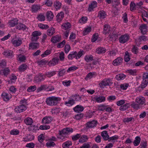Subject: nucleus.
I'll return each instance as SVG.
<instances>
[{
	"instance_id": "f257e3e1",
	"label": "nucleus",
	"mask_w": 148,
	"mask_h": 148,
	"mask_svg": "<svg viewBox=\"0 0 148 148\" xmlns=\"http://www.w3.org/2000/svg\"><path fill=\"white\" fill-rule=\"evenodd\" d=\"M59 131V138L62 140H63L64 139L65 137L64 135L69 134L73 132V130L72 128L67 127L63 129L61 131L60 130Z\"/></svg>"
},
{
	"instance_id": "f03ea898",
	"label": "nucleus",
	"mask_w": 148,
	"mask_h": 148,
	"mask_svg": "<svg viewBox=\"0 0 148 148\" xmlns=\"http://www.w3.org/2000/svg\"><path fill=\"white\" fill-rule=\"evenodd\" d=\"M60 100V98L55 96H52L47 98L46 99L47 104L50 106L56 105L58 101Z\"/></svg>"
},
{
	"instance_id": "7ed1b4c3",
	"label": "nucleus",
	"mask_w": 148,
	"mask_h": 148,
	"mask_svg": "<svg viewBox=\"0 0 148 148\" xmlns=\"http://www.w3.org/2000/svg\"><path fill=\"white\" fill-rule=\"evenodd\" d=\"M112 84L111 80L109 79H105L99 83V85L101 88H103L104 86H111Z\"/></svg>"
},
{
	"instance_id": "20e7f679",
	"label": "nucleus",
	"mask_w": 148,
	"mask_h": 148,
	"mask_svg": "<svg viewBox=\"0 0 148 148\" xmlns=\"http://www.w3.org/2000/svg\"><path fill=\"white\" fill-rule=\"evenodd\" d=\"M130 37L127 34L122 35L119 38V41L121 43L124 44L129 40Z\"/></svg>"
},
{
	"instance_id": "39448f33",
	"label": "nucleus",
	"mask_w": 148,
	"mask_h": 148,
	"mask_svg": "<svg viewBox=\"0 0 148 148\" xmlns=\"http://www.w3.org/2000/svg\"><path fill=\"white\" fill-rule=\"evenodd\" d=\"M45 78V76L42 73H39L34 77V81L35 82L38 83L44 80Z\"/></svg>"
},
{
	"instance_id": "423d86ee",
	"label": "nucleus",
	"mask_w": 148,
	"mask_h": 148,
	"mask_svg": "<svg viewBox=\"0 0 148 148\" xmlns=\"http://www.w3.org/2000/svg\"><path fill=\"white\" fill-rule=\"evenodd\" d=\"M26 109V106L24 104H22L16 107L14 110L16 112L20 113L25 111Z\"/></svg>"
},
{
	"instance_id": "0eeeda50",
	"label": "nucleus",
	"mask_w": 148,
	"mask_h": 148,
	"mask_svg": "<svg viewBox=\"0 0 148 148\" xmlns=\"http://www.w3.org/2000/svg\"><path fill=\"white\" fill-rule=\"evenodd\" d=\"M59 60L58 58H54L48 62V64L50 66H54L58 64Z\"/></svg>"
},
{
	"instance_id": "6e6552de",
	"label": "nucleus",
	"mask_w": 148,
	"mask_h": 148,
	"mask_svg": "<svg viewBox=\"0 0 148 148\" xmlns=\"http://www.w3.org/2000/svg\"><path fill=\"white\" fill-rule=\"evenodd\" d=\"M97 123V121L94 120L91 121H89L86 123V127L87 128H92L96 126Z\"/></svg>"
},
{
	"instance_id": "1a4fd4ad",
	"label": "nucleus",
	"mask_w": 148,
	"mask_h": 148,
	"mask_svg": "<svg viewBox=\"0 0 148 148\" xmlns=\"http://www.w3.org/2000/svg\"><path fill=\"white\" fill-rule=\"evenodd\" d=\"M93 99L94 101H95L97 103H101L105 101L106 97L103 96L95 97L93 98Z\"/></svg>"
},
{
	"instance_id": "9d476101",
	"label": "nucleus",
	"mask_w": 148,
	"mask_h": 148,
	"mask_svg": "<svg viewBox=\"0 0 148 148\" xmlns=\"http://www.w3.org/2000/svg\"><path fill=\"white\" fill-rule=\"evenodd\" d=\"M101 136L105 141H108L110 137L107 131L105 130L102 132L101 133Z\"/></svg>"
},
{
	"instance_id": "9b49d317",
	"label": "nucleus",
	"mask_w": 148,
	"mask_h": 148,
	"mask_svg": "<svg viewBox=\"0 0 148 148\" xmlns=\"http://www.w3.org/2000/svg\"><path fill=\"white\" fill-rule=\"evenodd\" d=\"M136 101L139 105H142L145 103V100L144 97H140L136 98Z\"/></svg>"
},
{
	"instance_id": "f8f14e48",
	"label": "nucleus",
	"mask_w": 148,
	"mask_h": 148,
	"mask_svg": "<svg viewBox=\"0 0 148 148\" xmlns=\"http://www.w3.org/2000/svg\"><path fill=\"white\" fill-rule=\"evenodd\" d=\"M123 58L121 57H118L113 62V64L114 66L120 65L122 63Z\"/></svg>"
},
{
	"instance_id": "ddd939ff",
	"label": "nucleus",
	"mask_w": 148,
	"mask_h": 148,
	"mask_svg": "<svg viewBox=\"0 0 148 148\" xmlns=\"http://www.w3.org/2000/svg\"><path fill=\"white\" fill-rule=\"evenodd\" d=\"M52 120V118L50 116H45L44 117L42 120V122L43 124H49L51 123Z\"/></svg>"
},
{
	"instance_id": "4468645a",
	"label": "nucleus",
	"mask_w": 148,
	"mask_h": 148,
	"mask_svg": "<svg viewBox=\"0 0 148 148\" xmlns=\"http://www.w3.org/2000/svg\"><path fill=\"white\" fill-rule=\"evenodd\" d=\"M84 109V108L83 106L78 105L73 108V110L75 112L79 113L83 111Z\"/></svg>"
},
{
	"instance_id": "2eb2a0df",
	"label": "nucleus",
	"mask_w": 148,
	"mask_h": 148,
	"mask_svg": "<svg viewBox=\"0 0 148 148\" xmlns=\"http://www.w3.org/2000/svg\"><path fill=\"white\" fill-rule=\"evenodd\" d=\"M7 57L12 58L13 56V51L10 50H7L3 51V53Z\"/></svg>"
},
{
	"instance_id": "dca6fc26",
	"label": "nucleus",
	"mask_w": 148,
	"mask_h": 148,
	"mask_svg": "<svg viewBox=\"0 0 148 148\" xmlns=\"http://www.w3.org/2000/svg\"><path fill=\"white\" fill-rule=\"evenodd\" d=\"M71 25L69 22H66L63 24L61 26L62 29L64 30H70V28L71 27Z\"/></svg>"
},
{
	"instance_id": "f3484780",
	"label": "nucleus",
	"mask_w": 148,
	"mask_h": 148,
	"mask_svg": "<svg viewBox=\"0 0 148 148\" xmlns=\"http://www.w3.org/2000/svg\"><path fill=\"white\" fill-rule=\"evenodd\" d=\"M97 3L95 1H92L89 5L88 11L89 12L93 10V9L97 7Z\"/></svg>"
},
{
	"instance_id": "a211bd4d",
	"label": "nucleus",
	"mask_w": 148,
	"mask_h": 148,
	"mask_svg": "<svg viewBox=\"0 0 148 148\" xmlns=\"http://www.w3.org/2000/svg\"><path fill=\"white\" fill-rule=\"evenodd\" d=\"M61 37L59 35H56L53 36L51 39V42L53 43L58 42L61 40Z\"/></svg>"
},
{
	"instance_id": "6ab92c4d",
	"label": "nucleus",
	"mask_w": 148,
	"mask_h": 148,
	"mask_svg": "<svg viewBox=\"0 0 148 148\" xmlns=\"http://www.w3.org/2000/svg\"><path fill=\"white\" fill-rule=\"evenodd\" d=\"M18 20L17 18L14 19L10 21L8 23L9 26L10 27H13L18 23Z\"/></svg>"
},
{
	"instance_id": "aec40b11",
	"label": "nucleus",
	"mask_w": 148,
	"mask_h": 148,
	"mask_svg": "<svg viewBox=\"0 0 148 148\" xmlns=\"http://www.w3.org/2000/svg\"><path fill=\"white\" fill-rule=\"evenodd\" d=\"M106 51V49L105 48L101 47H98L96 49V52L99 54L104 53Z\"/></svg>"
},
{
	"instance_id": "412c9836",
	"label": "nucleus",
	"mask_w": 148,
	"mask_h": 148,
	"mask_svg": "<svg viewBox=\"0 0 148 148\" xmlns=\"http://www.w3.org/2000/svg\"><path fill=\"white\" fill-rule=\"evenodd\" d=\"M12 43L15 47H18L22 43V40L21 39H15L12 41Z\"/></svg>"
},
{
	"instance_id": "4be33fe9",
	"label": "nucleus",
	"mask_w": 148,
	"mask_h": 148,
	"mask_svg": "<svg viewBox=\"0 0 148 148\" xmlns=\"http://www.w3.org/2000/svg\"><path fill=\"white\" fill-rule=\"evenodd\" d=\"M110 28L109 25H104L103 33L105 34H108L110 32Z\"/></svg>"
},
{
	"instance_id": "5701e85b",
	"label": "nucleus",
	"mask_w": 148,
	"mask_h": 148,
	"mask_svg": "<svg viewBox=\"0 0 148 148\" xmlns=\"http://www.w3.org/2000/svg\"><path fill=\"white\" fill-rule=\"evenodd\" d=\"M93 57L92 55H86L84 57L85 60L87 62H90L93 60Z\"/></svg>"
},
{
	"instance_id": "b1692460",
	"label": "nucleus",
	"mask_w": 148,
	"mask_h": 148,
	"mask_svg": "<svg viewBox=\"0 0 148 148\" xmlns=\"http://www.w3.org/2000/svg\"><path fill=\"white\" fill-rule=\"evenodd\" d=\"M26 28V26L23 24L21 23H18L16 27V28L19 30H24Z\"/></svg>"
},
{
	"instance_id": "393cba45",
	"label": "nucleus",
	"mask_w": 148,
	"mask_h": 148,
	"mask_svg": "<svg viewBox=\"0 0 148 148\" xmlns=\"http://www.w3.org/2000/svg\"><path fill=\"white\" fill-rule=\"evenodd\" d=\"M76 99L77 98H75V100L73 99H70L68 101H66L65 102V104L68 106H72L75 103V100H77Z\"/></svg>"
},
{
	"instance_id": "a878e982",
	"label": "nucleus",
	"mask_w": 148,
	"mask_h": 148,
	"mask_svg": "<svg viewBox=\"0 0 148 148\" xmlns=\"http://www.w3.org/2000/svg\"><path fill=\"white\" fill-rule=\"evenodd\" d=\"M29 46L32 49H35L38 48L39 47V43H31L29 44Z\"/></svg>"
},
{
	"instance_id": "bb28decb",
	"label": "nucleus",
	"mask_w": 148,
	"mask_h": 148,
	"mask_svg": "<svg viewBox=\"0 0 148 148\" xmlns=\"http://www.w3.org/2000/svg\"><path fill=\"white\" fill-rule=\"evenodd\" d=\"M40 9V6L37 5H33L32 7V11L33 12H35Z\"/></svg>"
},
{
	"instance_id": "cd10ccee",
	"label": "nucleus",
	"mask_w": 148,
	"mask_h": 148,
	"mask_svg": "<svg viewBox=\"0 0 148 148\" xmlns=\"http://www.w3.org/2000/svg\"><path fill=\"white\" fill-rule=\"evenodd\" d=\"M46 17L48 20H51L54 17V15L51 11H49L46 13Z\"/></svg>"
},
{
	"instance_id": "c85d7f7f",
	"label": "nucleus",
	"mask_w": 148,
	"mask_h": 148,
	"mask_svg": "<svg viewBox=\"0 0 148 148\" xmlns=\"http://www.w3.org/2000/svg\"><path fill=\"white\" fill-rule=\"evenodd\" d=\"M56 74V71H52L48 72L46 73L45 74V76H47L48 78H50Z\"/></svg>"
},
{
	"instance_id": "c756f323",
	"label": "nucleus",
	"mask_w": 148,
	"mask_h": 148,
	"mask_svg": "<svg viewBox=\"0 0 148 148\" xmlns=\"http://www.w3.org/2000/svg\"><path fill=\"white\" fill-rule=\"evenodd\" d=\"M126 75L123 74H119L116 75V79L118 80H123L125 78Z\"/></svg>"
},
{
	"instance_id": "7c9ffc66",
	"label": "nucleus",
	"mask_w": 148,
	"mask_h": 148,
	"mask_svg": "<svg viewBox=\"0 0 148 148\" xmlns=\"http://www.w3.org/2000/svg\"><path fill=\"white\" fill-rule=\"evenodd\" d=\"M55 32L54 29L51 27L47 31V34L48 36H51L55 33Z\"/></svg>"
},
{
	"instance_id": "2f4dec72",
	"label": "nucleus",
	"mask_w": 148,
	"mask_h": 148,
	"mask_svg": "<svg viewBox=\"0 0 148 148\" xmlns=\"http://www.w3.org/2000/svg\"><path fill=\"white\" fill-rule=\"evenodd\" d=\"M64 13L63 12H61L58 13L56 17L57 18V20L59 21H61L64 17Z\"/></svg>"
},
{
	"instance_id": "473e14b6",
	"label": "nucleus",
	"mask_w": 148,
	"mask_h": 148,
	"mask_svg": "<svg viewBox=\"0 0 148 148\" xmlns=\"http://www.w3.org/2000/svg\"><path fill=\"white\" fill-rule=\"evenodd\" d=\"M141 139L139 136H137L135 138V140L133 142V144L135 146L138 145Z\"/></svg>"
},
{
	"instance_id": "72a5a7b5",
	"label": "nucleus",
	"mask_w": 148,
	"mask_h": 148,
	"mask_svg": "<svg viewBox=\"0 0 148 148\" xmlns=\"http://www.w3.org/2000/svg\"><path fill=\"white\" fill-rule=\"evenodd\" d=\"M1 97L5 101H8L10 99V97L8 96V94L5 92H3L1 95Z\"/></svg>"
},
{
	"instance_id": "f704fd0d",
	"label": "nucleus",
	"mask_w": 148,
	"mask_h": 148,
	"mask_svg": "<svg viewBox=\"0 0 148 148\" xmlns=\"http://www.w3.org/2000/svg\"><path fill=\"white\" fill-rule=\"evenodd\" d=\"M77 55V52L76 51L72 52L71 53H70L68 55V58L69 59L72 60Z\"/></svg>"
},
{
	"instance_id": "c9c22d12",
	"label": "nucleus",
	"mask_w": 148,
	"mask_h": 148,
	"mask_svg": "<svg viewBox=\"0 0 148 148\" xmlns=\"http://www.w3.org/2000/svg\"><path fill=\"white\" fill-rule=\"evenodd\" d=\"M10 72V70L8 68H6L4 69L1 70L0 71V73H3V75H7Z\"/></svg>"
},
{
	"instance_id": "e433bc0d",
	"label": "nucleus",
	"mask_w": 148,
	"mask_h": 148,
	"mask_svg": "<svg viewBox=\"0 0 148 148\" xmlns=\"http://www.w3.org/2000/svg\"><path fill=\"white\" fill-rule=\"evenodd\" d=\"M88 139V136L85 135L82 136L79 140V142L80 143H83L86 142Z\"/></svg>"
},
{
	"instance_id": "4c0bfd02",
	"label": "nucleus",
	"mask_w": 148,
	"mask_h": 148,
	"mask_svg": "<svg viewBox=\"0 0 148 148\" xmlns=\"http://www.w3.org/2000/svg\"><path fill=\"white\" fill-rule=\"evenodd\" d=\"M72 145V143L71 141H68L65 143H64L62 145V147L63 148H66L69 147L70 146Z\"/></svg>"
},
{
	"instance_id": "58836bf2",
	"label": "nucleus",
	"mask_w": 148,
	"mask_h": 148,
	"mask_svg": "<svg viewBox=\"0 0 148 148\" xmlns=\"http://www.w3.org/2000/svg\"><path fill=\"white\" fill-rule=\"evenodd\" d=\"M106 14L104 11H100L99 13L98 16L101 19H104L106 17Z\"/></svg>"
},
{
	"instance_id": "ea45409f",
	"label": "nucleus",
	"mask_w": 148,
	"mask_h": 148,
	"mask_svg": "<svg viewBox=\"0 0 148 148\" xmlns=\"http://www.w3.org/2000/svg\"><path fill=\"white\" fill-rule=\"evenodd\" d=\"M130 107L129 103H126L123 106H121L120 107L119 109L122 111H124L126 110Z\"/></svg>"
},
{
	"instance_id": "a19ab883",
	"label": "nucleus",
	"mask_w": 148,
	"mask_h": 148,
	"mask_svg": "<svg viewBox=\"0 0 148 148\" xmlns=\"http://www.w3.org/2000/svg\"><path fill=\"white\" fill-rule=\"evenodd\" d=\"M25 122L27 125H31L33 121L31 118L28 117L25 119Z\"/></svg>"
},
{
	"instance_id": "79ce46f5",
	"label": "nucleus",
	"mask_w": 148,
	"mask_h": 148,
	"mask_svg": "<svg viewBox=\"0 0 148 148\" xmlns=\"http://www.w3.org/2000/svg\"><path fill=\"white\" fill-rule=\"evenodd\" d=\"M27 65L23 64L20 65L19 67V70L20 72H23L26 70L27 69Z\"/></svg>"
},
{
	"instance_id": "37998d69",
	"label": "nucleus",
	"mask_w": 148,
	"mask_h": 148,
	"mask_svg": "<svg viewBox=\"0 0 148 148\" xmlns=\"http://www.w3.org/2000/svg\"><path fill=\"white\" fill-rule=\"evenodd\" d=\"M148 83V80L147 79H143L142 82L141 84L140 85L142 88H144L147 86Z\"/></svg>"
},
{
	"instance_id": "c03bdc74",
	"label": "nucleus",
	"mask_w": 148,
	"mask_h": 148,
	"mask_svg": "<svg viewBox=\"0 0 148 148\" xmlns=\"http://www.w3.org/2000/svg\"><path fill=\"white\" fill-rule=\"evenodd\" d=\"M38 27L40 29H46L49 28V26L48 25H45L42 23H39L38 25Z\"/></svg>"
},
{
	"instance_id": "a18cd8bd",
	"label": "nucleus",
	"mask_w": 148,
	"mask_h": 148,
	"mask_svg": "<svg viewBox=\"0 0 148 148\" xmlns=\"http://www.w3.org/2000/svg\"><path fill=\"white\" fill-rule=\"evenodd\" d=\"M47 86L45 85H41L40 87H39L37 90V92H39L43 90H46L47 88Z\"/></svg>"
},
{
	"instance_id": "49530a36",
	"label": "nucleus",
	"mask_w": 148,
	"mask_h": 148,
	"mask_svg": "<svg viewBox=\"0 0 148 148\" xmlns=\"http://www.w3.org/2000/svg\"><path fill=\"white\" fill-rule=\"evenodd\" d=\"M123 122L124 123H129L131 121H134V119L132 117L130 118H126L123 119Z\"/></svg>"
},
{
	"instance_id": "de8ad7c7",
	"label": "nucleus",
	"mask_w": 148,
	"mask_h": 148,
	"mask_svg": "<svg viewBox=\"0 0 148 148\" xmlns=\"http://www.w3.org/2000/svg\"><path fill=\"white\" fill-rule=\"evenodd\" d=\"M54 5L56 9H59L61 7V3L59 1H56L54 2Z\"/></svg>"
},
{
	"instance_id": "09e8293b",
	"label": "nucleus",
	"mask_w": 148,
	"mask_h": 148,
	"mask_svg": "<svg viewBox=\"0 0 148 148\" xmlns=\"http://www.w3.org/2000/svg\"><path fill=\"white\" fill-rule=\"evenodd\" d=\"M50 126L49 125H42L40 126L39 128L42 130H47L50 128Z\"/></svg>"
},
{
	"instance_id": "8fccbe9b",
	"label": "nucleus",
	"mask_w": 148,
	"mask_h": 148,
	"mask_svg": "<svg viewBox=\"0 0 148 148\" xmlns=\"http://www.w3.org/2000/svg\"><path fill=\"white\" fill-rule=\"evenodd\" d=\"M129 54L128 52L127 51H126L125 53L124 56V60L126 62H127L130 60Z\"/></svg>"
},
{
	"instance_id": "3c124183",
	"label": "nucleus",
	"mask_w": 148,
	"mask_h": 148,
	"mask_svg": "<svg viewBox=\"0 0 148 148\" xmlns=\"http://www.w3.org/2000/svg\"><path fill=\"white\" fill-rule=\"evenodd\" d=\"M36 86H31L28 88L27 91L29 92L34 91L36 90Z\"/></svg>"
},
{
	"instance_id": "603ef678",
	"label": "nucleus",
	"mask_w": 148,
	"mask_h": 148,
	"mask_svg": "<svg viewBox=\"0 0 148 148\" xmlns=\"http://www.w3.org/2000/svg\"><path fill=\"white\" fill-rule=\"evenodd\" d=\"M131 106L134 109L138 110L139 108V104L135 102H133L131 105Z\"/></svg>"
},
{
	"instance_id": "864d4df0",
	"label": "nucleus",
	"mask_w": 148,
	"mask_h": 148,
	"mask_svg": "<svg viewBox=\"0 0 148 148\" xmlns=\"http://www.w3.org/2000/svg\"><path fill=\"white\" fill-rule=\"evenodd\" d=\"M19 131L17 130H13L10 132V133L11 135H18L19 134Z\"/></svg>"
},
{
	"instance_id": "5fc2aeb1",
	"label": "nucleus",
	"mask_w": 148,
	"mask_h": 148,
	"mask_svg": "<svg viewBox=\"0 0 148 148\" xmlns=\"http://www.w3.org/2000/svg\"><path fill=\"white\" fill-rule=\"evenodd\" d=\"M45 17L43 15L41 14H39L37 18L38 20L40 21H44L45 20Z\"/></svg>"
},
{
	"instance_id": "6e6d98bb",
	"label": "nucleus",
	"mask_w": 148,
	"mask_h": 148,
	"mask_svg": "<svg viewBox=\"0 0 148 148\" xmlns=\"http://www.w3.org/2000/svg\"><path fill=\"white\" fill-rule=\"evenodd\" d=\"M10 80L11 81V82H14L16 80L17 77L14 75L12 74L10 76Z\"/></svg>"
},
{
	"instance_id": "4d7b16f0",
	"label": "nucleus",
	"mask_w": 148,
	"mask_h": 148,
	"mask_svg": "<svg viewBox=\"0 0 148 148\" xmlns=\"http://www.w3.org/2000/svg\"><path fill=\"white\" fill-rule=\"evenodd\" d=\"M122 18L123 20V22L125 23H127L128 21L127 14L126 13H125L123 14Z\"/></svg>"
},
{
	"instance_id": "13d9d810",
	"label": "nucleus",
	"mask_w": 148,
	"mask_h": 148,
	"mask_svg": "<svg viewBox=\"0 0 148 148\" xmlns=\"http://www.w3.org/2000/svg\"><path fill=\"white\" fill-rule=\"evenodd\" d=\"M147 142L146 141L142 140L140 144V148H146Z\"/></svg>"
},
{
	"instance_id": "bf43d9fd",
	"label": "nucleus",
	"mask_w": 148,
	"mask_h": 148,
	"mask_svg": "<svg viewBox=\"0 0 148 148\" xmlns=\"http://www.w3.org/2000/svg\"><path fill=\"white\" fill-rule=\"evenodd\" d=\"M51 53V51L50 50H46L44 53L41 55V57H44L47 56L50 54Z\"/></svg>"
},
{
	"instance_id": "052dcab7",
	"label": "nucleus",
	"mask_w": 148,
	"mask_h": 148,
	"mask_svg": "<svg viewBox=\"0 0 148 148\" xmlns=\"http://www.w3.org/2000/svg\"><path fill=\"white\" fill-rule=\"evenodd\" d=\"M87 20V17H82L79 21V22L80 23H85Z\"/></svg>"
},
{
	"instance_id": "680f3d73",
	"label": "nucleus",
	"mask_w": 148,
	"mask_h": 148,
	"mask_svg": "<svg viewBox=\"0 0 148 148\" xmlns=\"http://www.w3.org/2000/svg\"><path fill=\"white\" fill-rule=\"evenodd\" d=\"M48 61L45 59H42L38 62V63L39 65H45L47 63Z\"/></svg>"
},
{
	"instance_id": "e2e57ef3",
	"label": "nucleus",
	"mask_w": 148,
	"mask_h": 148,
	"mask_svg": "<svg viewBox=\"0 0 148 148\" xmlns=\"http://www.w3.org/2000/svg\"><path fill=\"white\" fill-rule=\"evenodd\" d=\"M119 138V137L117 135H115L112 137H110L108 142L113 141L114 140H117Z\"/></svg>"
},
{
	"instance_id": "0e129e2a",
	"label": "nucleus",
	"mask_w": 148,
	"mask_h": 148,
	"mask_svg": "<svg viewBox=\"0 0 148 148\" xmlns=\"http://www.w3.org/2000/svg\"><path fill=\"white\" fill-rule=\"evenodd\" d=\"M65 72L66 71L64 69L59 71L58 74L60 77L62 76L65 74Z\"/></svg>"
},
{
	"instance_id": "69168bd1",
	"label": "nucleus",
	"mask_w": 148,
	"mask_h": 148,
	"mask_svg": "<svg viewBox=\"0 0 148 148\" xmlns=\"http://www.w3.org/2000/svg\"><path fill=\"white\" fill-rule=\"evenodd\" d=\"M70 49V47L69 45L66 44L64 47V51L66 53H68Z\"/></svg>"
},
{
	"instance_id": "338daca9",
	"label": "nucleus",
	"mask_w": 148,
	"mask_h": 148,
	"mask_svg": "<svg viewBox=\"0 0 148 148\" xmlns=\"http://www.w3.org/2000/svg\"><path fill=\"white\" fill-rule=\"evenodd\" d=\"M66 43L65 40H63L62 42L58 44L57 47L58 48H61L64 47Z\"/></svg>"
},
{
	"instance_id": "774afa93",
	"label": "nucleus",
	"mask_w": 148,
	"mask_h": 148,
	"mask_svg": "<svg viewBox=\"0 0 148 148\" xmlns=\"http://www.w3.org/2000/svg\"><path fill=\"white\" fill-rule=\"evenodd\" d=\"M44 139V137L43 136V134H41L38 136V140L40 143H42Z\"/></svg>"
}]
</instances>
